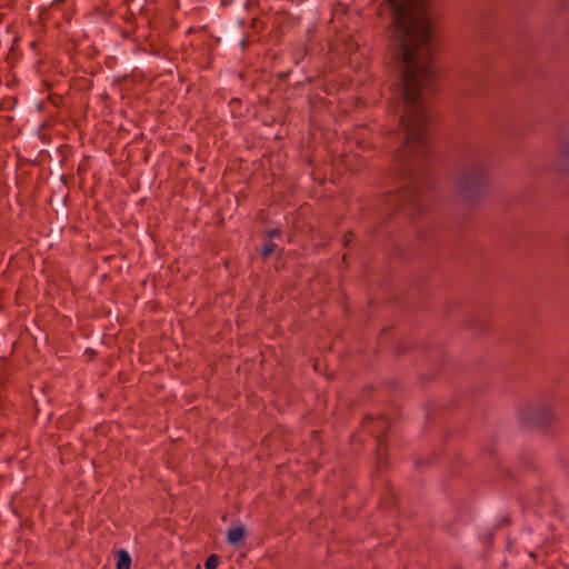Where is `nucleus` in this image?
<instances>
[{"mask_svg":"<svg viewBox=\"0 0 569 569\" xmlns=\"http://www.w3.org/2000/svg\"><path fill=\"white\" fill-rule=\"evenodd\" d=\"M489 178V167L481 157H471L457 176V189L467 202H475L483 193Z\"/></svg>","mask_w":569,"mask_h":569,"instance_id":"f03ea898","label":"nucleus"},{"mask_svg":"<svg viewBox=\"0 0 569 569\" xmlns=\"http://www.w3.org/2000/svg\"><path fill=\"white\" fill-rule=\"evenodd\" d=\"M218 563H219V557L217 555H212L207 559L204 567H206V569H216Z\"/></svg>","mask_w":569,"mask_h":569,"instance_id":"6e6552de","label":"nucleus"},{"mask_svg":"<svg viewBox=\"0 0 569 569\" xmlns=\"http://www.w3.org/2000/svg\"><path fill=\"white\" fill-rule=\"evenodd\" d=\"M276 249V244L274 243H270L268 246L264 247V249L262 250V254L264 257H268L270 256Z\"/></svg>","mask_w":569,"mask_h":569,"instance_id":"1a4fd4ad","label":"nucleus"},{"mask_svg":"<svg viewBox=\"0 0 569 569\" xmlns=\"http://www.w3.org/2000/svg\"><path fill=\"white\" fill-rule=\"evenodd\" d=\"M559 167L561 170L569 172V142L566 143L559 156Z\"/></svg>","mask_w":569,"mask_h":569,"instance_id":"0eeeda50","label":"nucleus"},{"mask_svg":"<svg viewBox=\"0 0 569 569\" xmlns=\"http://www.w3.org/2000/svg\"><path fill=\"white\" fill-rule=\"evenodd\" d=\"M523 200V197L522 196H517L516 198H513V201L515 202H520Z\"/></svg>","mask_w":569,"mask_h":569,"instance_id":"9d476101","label":"nucleus"},{"mask_svg":"<svg viewBox=\"0 0 569 569\" xmlns=\"http://www.w3.org/2000/svg\"><path fill=\"white\" fill-rule=\"evenodd\" d=\"M278 233H279V231H278V230H276V229L270 230V237H271V238H272V237H274V236H276V234H278Z\"/></svg>","mask_w":569,"mask_h":569,"instance_id":"9b49d317","label":"nucleus"},{"mask_svg":"<svg viewBox=\"0 0 569 569\" xmlns=\"http://www.w3.org/2000/svg\"><path fill=\"white\" fill-rule=\"evenodd\" d=\"M520 419L528 426L545 427L552 421L553 413L549 403L538 401L527 406L521 411Z\"/></svg>","mask_w":569,"mask_h":569,"instance_id":"7ed1b4c3","label":"nucleus"},{"mask_svg":"<svg viewBox=\"0 0 569 569\" xmlns=\"http://www.w3.org/2000/svg\"><path fill=\"white\" fill-rule=\"evenodd\" d=\"M131 565V557L126 550L118 552L117 569H129Z\"/></svg>","mask_w":569,"mask_h":569,"instance_id":"423d86ee","label":"nucleus"},{"mask_svg":"<svg viewBox=\"0 0 569 569\" xmlns=\"http://www.w3.org/2000/svg\"><path fill=\"white\" fill-rule=\"evenodd\" d=\"M370 423L372 425L370 431L375 433L376 437H380V433L387 429L389 421L385 417H379L377 419H372Z\"/></svg>","mask_w":569,"mask_h":569,"instance_id":"20e7f679","label":"nucleus"},{"mask_svg":"<svg viewBox=\"0 0 569 569\" xmlns=\"http://www.w3.org/2000/svg\"><path fill=\"white\" fill-rule=\"evenodd\" d=\"M372 4L378 17L391 21L396 57L403 64L402 73H436L430 0H372Z\"/></svg>","mask_w":569,"mask_h":569,"instance_id":"f257e3e1","label":"nucleus"},{"mask_svg":"<svg viewBox=\"0 0 569 569\" xmlns=\"http://www.w3.org/2000/svg\"><path fill=\"white\" fill-rule=\"evenodd\" d=\"M244 536V529L242 527H236L228 530L227 539L231 545L239 543Z\"/></svg>","mask_w":569,"mask_h":569,"instance_id":"39448f33","label":"nucleus"}]
</instances>
